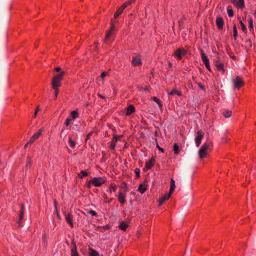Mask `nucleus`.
<instances>
[{
	"label": "nucleus",
	"mask_w": 256,
	"mask_h": 256,
	"mask_svg": "<svg viewBox=\"0 0 256 256\" xmlns=\"http://www.w3.org/2000/svg\"><path fill=\"white\" fill-rule=\"evenodd\" d=\"M32 160L30 156L27 157L26 159V168H30L32 164Z\"/></svg>",
	"instance_id": "obj_38"
},
{
	"label": "nucleus",
	"mask_w": 256,
	"mask_h": 256,
	"mask_svg": "<svg viewBox=\"0 0 256 256\" xmlns=\"http://www.w3.org/2000/svg\"><path fill=\"white\" fill-rule=\"evenodd\" d=\"M148 90V88H144L145 90Z\"/></svg>",
	"instance_id": "obj_59"
},
{
	"label": "nucleus",
	"mask_w": 256,
	"mask_h": 256,
	"mask_svg": "<svg viewBox=\"0 0 256 256\" xmlns=\"http://www.w3.org/2000/svg\"><path fill=\"white\" fill-rule=\"evenodd\" d=\"M90 134H88L87 136H87V138H90Z\"/></svg>",
	"instance_id": "obj_58"
},
{
	"label": "nucleus",
	"mask_w": 256,
	"mask_h": 256,
	"mask_svg": "<svg viewBox=\"0 0 256 256\" xmlns=\"http://www.w3.org/2000/svg\"><path fill=\"white\" fill-rule=\"evenodd\" d=\"M98 96L99 98H103V99L105 98V96H102V94H98Z\"/></svg>",
	"instance_id": "obj_54"
},
{
	"label": "nucleus",
	"mask_w": 256,
	"mask_h": 256,
	"mask_svg": "<svg viewBox=\"0 0 256 256\" xmlns=\"http://www.w3.org/2000/svg\"><path fill=\"white\" fill-rule=\"evenodd\" d=\"M114 26L113 24V23L112 22V26H111V27H110V29L106 33V37H105V38H104V42H108L110 41V36L112 35V31L114 30Z\"/></svg>",
	"instance_id": "obj_15"
},
{
	"label": "nucleus",
	"mask_w": 256,
	"mask_h": 256,
	"mask_svg": "<svg viewBox=\"0 0 256 256\" xmlns=\"http://www.w3.org/2000/svg\"><path fill=\"white\" fill-rule=\"evenodd\" d=\"M72 118H68L65 122H64V125L66 126H70V122L72 121Z\"/></svg>",
	"instance_id": "obj_43"
},
{
	"label": "nucleus",
	"mask_w": 256,
	"mask_h": 256,
	"mask_svg": "<svg viewBox=\"0 0 256 256\" xmlns=\"http://www.w3.org/2000/svg\"><path fill=\"white\" fill-rule=\"evenodd\" d=\"M206 68V69H208V70L210 72L211 71V69H210V64H208V66H207V65H206L205 66Z\"/></svg>",
	"instance_id": "obj_52"
},
{
	"label": "nucleus",
	"mask_w": 256,
	"mask_h": 256,
	"mask_svg": "<svg viewBox=\"0 0 256 256\" xmlns=\"http://www.w3.org/2000/svg\"><path fill=\"white\" fill-rule=\"evenodd\" d=\"M172 194H170V192L168 194L162 196L158 200L159 205L161 206L166 200H168L171 196Z\"/></svg>",
	"instance_id": "obj_16"
},
{
	"label": "nucleus",
	"mask_w": 256,
	"mask_h": 256,
	"mask_svg": "<svg viewBox=\"0 0 256 256\" xmlns=\"http://www.w3.org/2000/svg\"><path fill=\"white\" fill-rule=\"evenodd\" d=\"M20 214H19V218L18 220V224L19 226H20L22 224V220H23L24 218V204H20Z\"/></svg>",
	"instance_id": "obj_11"
},
{
	"label": "nucleus",
	"mask_w": 256,
	"mask_h": 256,
	"mask_svg": "<svg viewBox=\"0 0 256 256\" xmlns=\"http://www.w3.org/2000/svg\"><path fill=\"white\" fill-rule=\"evenodd\" d=\"M123 7L124 6H121L118 9L117 11L114 14V18H116L120 14L122 13L124 10V8Z\"/></svg>",
	"instance_id": "obj_23"
},
{
	"label": "nucleus",
	"mask_w": 256,
	"mask_h": 256,
	"mask_svg": "<svg viewBox=\"0 0 256 256\" xmlns=\"http://www.w3.org/2000/svg\"><path fill=\"white\" fill-rule=\"evenodd\" d=\"M216 24L218 29H222L224 25V22L222 18L218 16L216 19Z\"/></svg>",
	"instance_id": "obj_14"
},
{
	"label": "nucleus",
	"mask_w": 256,
	"mask_h": 256,
	"mask_svg": "<svg viewBox=\"0 0 256 256\" xmlns=\"http://www.w3.org/2000/svg\"><path fill=\"white\" fill-rule=\"evenodd\" d=\"M89 255L90 256H99V254L96 250L92 248H89Z\"/></svg>",
	"instance_id": "obj_25"
},
{
	"label": "nucleus",
	"mask_w": 256,
	"mask_h": 256,
	"mask_svg": "<svg viewBox=\"0 0 256 256\" xmlns=\"http://www.w3.org/2000/svg\"><path fill=\"white\" fill-rule=\"evenodd\" d=\"M232 112L231 110H225L223 112L222 114L226 118H230L232 115Z\"/></svg>",
	"instance_id": "obj_28"
},
{
	"label": "nucleus",
	"mask_w": 256,
	"mask_h": 256,
	"mask_svg": "<svg viewBox=\"0 0 256 256\" xmlns=\"http://www.w3.org/2000/svg\"><path fill=\"white\" fill-rule=\"evenodd\" d=\"M188 48V46H186ZM188 52V48H180L176 49L174 52L173 56L178 60H182L183 56H186Z\"/></svg>",
	"instance_id": "obj_3"
},
{
	"label": "nucleus",
	"mask_w": 256,
	"mask_h": 256,
	"mask_svg": "<svg viewBox=\"0 0 256 256\" xmlns=\"http://www.w3.org/2000/svg\"><path fill=\"white\" fill-rule=\"evenodd\" d=\"M234 88L236 89L239 90L241 87L243 86L244 82L242 78L239 76H236L233 80Z\"/></svg>",
	"instance_id": "obj_6"
},
{
	"label": "nucleus",
	"mask_w": 256,
	"mask_h": 256,
	"mask_svg": "<svg viewBox=\"0 0 256 256\" xmlns=\"http://www.w3.org/2000/svg\"><path fill=\"white\" fill-rule=\"evenodd\" d=\"M204 136V132L202 130H199L198 131L195 138V142L196 147H198L200 146Z\"/></svg>",
	"instance_id": "obj_7"
},
{
	"label": "nucleus",
	"mask_w": 256,
	"mask_h": 256,
	"mask_svg": "<svg viewBox=\"0 0 256 256\" xmlns=\"http://www.w3.org/2000/svg\"><path fill=\"white\" fill-rule=\"evenodd\" d=\"M88 214H90L94 216H98V213L94 210H89L88 212Z\"/></svg>",
	"instance_id": "obj_45"
},
{
	"label": "nucleus",
	"mask_w": 256,
	"mask_h": 256,
	"mask_svg": "<svg viewBox=\"0 0 256 256\" xmlns=\"http://www.w3.org/2000/svg\"><path fill=\"white\" fill-rule=\"evenodd\" d=\"M240 24L241 26V28L242 30V31H244V32H246L247 28H246L245 24L243 23V22L242 20L240 21Z\"/></svg>",
	"instance_id": "obj_41"
},
{
	"label": "nucleus",
	"mask_w": 256,
	"mask_h": 256,
	"mask_svg": "<svg viewBox=\"0 0 256 256\" xmlns=\"http://www.w3.org/2000/svg\"><path fill=\"white\" fill-rule=\"evenodd\" d=\"M29 144H30L28 142L26 143V145L24 146V148H26L28 147Z\"/></svg>",
	"instance_id": "obj_57"
},
{
	"label": "nucleus",
	"mask_w": 256,
	"mask_h": 256,
	"mask_svg": "<svg viewBox=\"0 0 256 256\" xmlns=\"http://www.w3.org/2000/svg\"><path fill=\"white\" fill-rule=\"evenodd\" d=\"M198 87L202 90H205V88H204V85H202V84H201L200 83H198Z\"/></svg>",
	"instance_id": "obj_50"
},
{
	"label": "nucleus",
	"mask_w": 256,
	"mask_h": 256,
	"mask_svg": "<svg viewBox=\"0 0 256 256\" xmlns=\"http://www.w3.org/2000/svg\"><path fill=\"white\" fill-rule=\"evenodd\" d=\"M60 70H61V68H60V67H56V68H55V70H56V72H60Z\"/></svg>",
	"instance_id": "obj_53"
},
{
	"label": "nucleus",
	"mask_w": 256,
	"mask_h": 256,
	"mask_svg": "<svg viewBox=\"0 0 256 256\" xmlns=\"http://www.w3.org/2000/svg\"><path fill=\"white\" fill-rule=\"evenodd\" d=\"M37 113H38L37 112H34V118H36V116Z\"/></svg>",
	"instance_id": "obj_56"
},
{
	"label": "nucleus",
	"mask_w": 256,
	"mask_h": 256,
	"mask_svg": "<svg viewBox=\"0 0 256 256\" xmlns=\"http://www.w3.org/2000/svg\"><path fill=\"white\" fill-rule=\"evenodd\" d=\"M54 206L56 208V202H54Z\"/></svg>",
	"instance_id": "obj_60"
},
{
	"label": "nucleus",
	"mask_w": 256,
	"mask_h": 256,
	"mask_svg": "<svg viewBox=\"0 0 256 256\" xmlns=\"http://www.w3.org/2000/svg\"><path fill=\"white\" fill-rule=\"evenodd\" d=\"M208 152L200 148L198 150V155L200 158H204L206 156Z\"/></svg>",
	"instance_id": "obj_21"
},
{
	"label": "nucleus",
	"mask_w": 256,
	"mask_h": 256,
	"mask_svg": "<svg viewBox=\"0 0 256 256\" xmlns=\"http://www.w3.org/2000/svg\"><path fill=\"white\" fill-rule=\"evenodd\" d=\"M104 202L105 203H106V204H110L112 200H113V198H111L109 200H107L108 199V196L106 195V194H104Z\"/></svg>",
	"instance_id": "obj_42"
},
{
	"label": "nucleus",
	"mask_w": 256,
	"mask_h": 256,
	"mask_svg": "<svg viewBox=\"0 0 256 256\" xmlns=\"http://www.w3.org/2000/svg\"><path fill=\"white\" fill-rule=\"evenodd\" d=\"M167 94L168 96H174V95H177L179 96H182V93L180 91L178 90L176 88H173L172 91L168 92L167 90Z\"/></svg>",
	"instance_id": "obj_19"
},
{
	"label": "nucleus",
	"mask_w": 256,
	"mask_h": 256,
	"mask_svg": "<svg viewBox=\"0 0 256 256\" xmlns=\"http://www.w3.org/2000/svg\"><path fill=\"white\" fill-rule=\"evenodd\" d=\"M173 150L175 154H178L180 152L179 147L176 143H174V144Z\"/></svg>",
	"instance_id": "obj_32"
},
{
	"label": "nucleus",
	"mask_w": 256,
	"mask_h": 256,
	"mask_svg": "<svg viewBox=\"0 0 256 256\" xmlns=\"http://www.w3.org/2000/svg\"><path fill=\"white\" fill-rule=\"evenodd\" d=\"M106 182V179L104 177H94L88 182L86 187L88 188H90L92 186L98 187L104 184Z\"/></svg>",
	"instance_id": "obj_1"
},
{
	"label": "nucleus",
	"mask_w": 256,
	"mask_h": 256,
	"mask_svg": "<svg viewBox=\"0 0 256 256\" xmlns=\"http://www.w3.org/2000/svg\"><path fill=\"white\" fill-rule=\"evenodd\" d=\"M176 186H175V181L174 179L171 178L170 182V193L172 194Z\"/></svg>",
	"instance_id": "obj_22"
},
{
	"label": "nucleus",
	"mask_w": 256,
	"mask_h": 256,
	"mask_svg": "<svg viewBox=\"0 0 256 256\" xmlns=\"http://www.w3.org/2000/svg\"><path fill=\"white\" fill-rule=\"evenodd\" d=\"M72 246L70 250V256H79L75 242H72Z\"/></svg>",
	"instance_id": "obj_18"
},
{
	"label": "nucleus",
	"mask_w": 256,
	"mask_h": 256,
	"mask_svg": "<svg viewBox=\"0 0 256 256\" xmlns=\"http://www.w3.org/2000/svg\"><path fill=\"white\" fill-rule=\"evenodd\" d=\"M212 142L210 140H208L206 141L201 146L202 148H204V150L208 151V152L212 149Z\"/></svg>",
	"instance_id": "obj_10"
},
{
	"label": "nucleus",
	"mask_w": 256,
	"mask_h": 256,
	"mask_svg": "<svg viewBox=\"0 0 256 256\" xmlns=\"http://www.w3.org/2000/svg\"><path fill=\"white\" fill-rule=\"evenodd\" d=\"M66 222L70 225L71 228L74 227L73 216L70 213H64Z\"/></svg>",
	"instance_id": "obj_12"
},
{
	"label": "nucleus",
	"mask_w": 256,
	"mask_h": 256,
	"mask_svg": "<svg viewBox=\"0 0 256 256\" xmlns=\"http://www.w3.org/2000/svg\"><path fill=\"white\" fill-rule=\"evenodd\" d=\"M200 54L202 62L204 63L205 66L207 65V66H208V64H210L209 60L202 50H200Z\"/></svg>",
	"instance_id": "obj_17"
},
{
	"label": "nucleus",
	"mask_w": 256,
	"mask_h": 256,
	"mask_svg": "<svg viewBox=\"0 0 256 256\" xmlns=\"http://www.w3.org/2000/svg\"><path fill=\"white\" fill-rule=\"evenodd\" d=\"M233 32H234V40L237 38L238 36V32L237 30V28L236 24H234L233 26Z\"/></svg>",
	"instance_id": "obj_30"
},
{
	"label": "nucleus",
	"mask_w": 256,
	"mask_h": 256,
	"mask_svg": "<svg viewBox=\"0 0 256 256\" xmlns=\"http://www.w3.org/2000/svg\"><path fill=\"white\" fill-rule=\"evenodd\" d=\"M36 140L34 138H33V136H32L29 140V142H28L30 144H32Z\"/></svg>",
	"instance_id": "obj_49"
},
{
	"label": "nucleus",
	"mask_w": 256,
	"mask_h": 256,
	"mask_svg": "<svg viewBox=\"0 0 256 256\" xmlns=\"http://www.w3.org/2000/svg\"><path fill=\"white\" fill-rule=\"evenodd\" d=\"M42 130L40 129L36 133H35L32 136L33 138L37 140L40 136L42 134Z\"/></svg>",
	"instance_id": "obj_36"
},
{
	"label": "nucleus",
	"mask_w": 256,
	"mask_h": 256,
	"mask_svg": "<svg viewBox=\"0 0 256 256\" xmlns=\"http://www.w3.org/2000/svg\"><path fill=\"white\" fill-rule=\"evenodd\" d=\"M157 134H158L157 132H156V133H155V136H156L157 135Z\"/></svg>",
	"instance_id": "obj_61"
},
{
	"label": "nucleus",
	"mask_w": 256,
	"mask_h": 256,
	"mask_svg": "<svg viewBox=\"0 0 256 256\" xmlns=\"http://www.w3.org/2000/svg\"><path fill=\"white\" fill-rule=\"evenodd\" d=\"M66 134L67 132H66V130L64 129H62L61 130L60 136L61 138H63L64 139L66 138Z\"/></svg>",
	"instance_id": "obj_40"
},
{
	"label": "nucleus",
	"mask_w": 256,
	"mask_h": 256,
	"mask_svg": "<svg viewBox=\"0 0 256 256\" xmlns=\"http://www.w3.org/2000/svg\"><path fill=\"white\" fill-rule=\"evenodd\" d=\"M128 226V224L124 222H122L120 224V228L122 230H126Z\"/></svg>",
	"instance_id": "obj_26"
},
{
	"label": "nucleus",
	"mask_w": 256,
	"mask_h": 256,
	"mask_svg": "<svg viewBox=\"0 0 256 256\" xmlns=\"http://www.w3.org/2000/svg\"><path fill=\"white\" fill-rule=\"evenodd\" d=\"M131 64L133 66H141L142 64L141 56L140 54H136L133 56L132 58Z\"/></svg>",
	"instance_id": "obj_5"
},
{
	"label": "nucleus",
	"mask_w": 256,
	"mask_h": 256,
	"mask_svg": "<svg viewBox=\"0 0 256 256\" xmlns=\"http://www.w3.org/2000/svg\"><path fill=\"white\" fill-rule=\"evenodd\" d=\"M88 176V172L85 170H81L80 172L78 174V176L80 178H82L84 177Z\"/></svg>",
	"instance_id": "obj_31"
},
{
	"label": "nucleus",
	"mask_w": 256,
	"mask_h": 256,
	"mask_svg": "<svg viewBox=\"0 0 256 256\" xmlns=\"http://www.w3.org/2000/svg\"><path fill=\"white\" fill-rule=\"evenodd\" d=\"M68 144L72 148H74L76 146V142L72 140L71 137H70L68 138Z\"/></svg>",
	"instance_id": "obj_34"
},
{
	"label": "nucleus",
	"mask_w": 256,
	"mask_h": 256,
	"mask_svg": "<svg viewBox=\"0 0 256 256\" xmlns=\"http://www.w3.org/2000/svg\"><path fill=\"white\" fill-rule=\"evenodd\" d=\"M138 190L141 194H143L146 190V188L144 185L140 184L138 188Z\"/></svg>",
	"instance_id": "obj_35"
},
{
	"label": "nucleus",
	"mask_w": 256,
	"mask_h": 256,
	"mask_svg": "<svg viewBox=\"0 0 256 256\" xmlns=\"http://www.w3.org/2000/svg\"><path fill=\"white\" fill-rule=\"evenodd\" d=\"M125 189L124 190H120L118 195L117 196L118 202L121 204H124L126 200V194L127 192V186L124 184Z\"/></svg>",
	"instance_id": "obj_4"
},
{
	"label": "nucleus",
	"mask_w": 256,
	"mask_h": 256,
	"mask_svg": "<svg viewBox=\"0 0 256 256\" xmlns=\"http://www.w3.org/2000/svg\"><path fill=\"white\" fill-rule=\"evenodd\" d=\"M230 2L238 8L242 9L244 6V0H230Z\"/></svg>",
	"instance_id": "obj_9"
},
{
	"label": "nucleus",
	"mask_w": 256,
	"mask_h": 256,
	"mask_svg": "<svg viewBox=\"0 0 256 256\" xmlns=\"http://www.w3.org/2000/svg\"><path fill=\"white\" fill-rule=\"evenodd\" d=\"M116 186L115 184H110V186L108 191L111 193L112 192H116Z\"/></svg>",
	"instance_id": "obj_33"
},
{
	"label": "nucleus",
	"mask_w": 256,
	"mask_h": 256,
	"mask_svg": "<svg viewBox=\"0 0 256 256\" xmlns=\"http://www.w3.org/2000/svg\"><path fill=\"white\" fill-rule=\"evenodd\" d=\"M156 148L162 152H164V149L162 148L158 144H156Z\"/></svg>",
	"instance_id": "obj_51"
},
{
	"label": "nucleus",
	"mask_w": 256,
	"mask_h": 256,
	"mask_svg": "<svg viewBox=\"0 0 256 256\" xmlns=\"http://www.w3.org/2000/svg\"><path fill=\"white\" fill-rule=\"evenodd\" d=\"M135 112V108L134 105L130 104L126 109V116H130Z\"/></svg>",
	"instance_id": "obj_20"
},
{
	"label": "nucleus",
	"mask_w": 256,
	"mask_h": 256,
	"mask_svg": "<svg viewBox=\"0 0 256 256\" xmlns=\"http://www.w3.org/2000/svg\"><path fill=\"white\" fill-rule=\"evenodd\" d=\"M155 162V160L153 158H152L150 160L146 162L145 167L144 168V170L146 171L148 170H150L154 164Z\"/></svg>",
	"instance_id": "obj_13"
},
{
	"label": "nucleus",
	"mask_w": 256,
	"mask_h": 256,
	"mask_svg": "<svg viewBox=\"0 0 256 256\" xmlns=\"http://www.w3.org/2000/svg\"><path fill=\"white\" fill-rule=\"evenodd\" d=\"M216 68L218 70H222L224 74V66L222 63H218L216 64Z\"/></svg>",
	"instance_id": "obj_27"
},
{
	"label": "nucleus",
	"mask_w": 256,
	"mask_h": 256,
	"mask_svg": "<svg viewBox=\"0 0 256 256\" xmlns=\"http://www.w3.org/2000/svg\"><path fill=\"white\" fill-rule=\"evenodd\" d=\"M108 74V73L106 72H104L101 74L100 78L103 79Z\"/></svg>",
	"instance_id": "obj_47"
},
{
	"label": "nucleus",
	"mask_w": 256,
	"mask_h": 256,
	"mask_svg": "<svg viewBox=\"0 0 256 256\" xmlns=\"http://www.w3.org/2000/svg\"><path fill=\"white\" fill-rule=\"evenodd\" d=\"M134 172L136 174V178H139L140 176V170L138 168H136L134 170Z\"/></svg>",
	"instance_id": "obj_46"
},
{
	"label": "nucleus",
	"mask_w": 256,
	"mask_h": 256,
	"mask_svg": "<svg viewBox=\"0 0 256 256\" xmlns=\"http://www.w3.org/2000/svg\"><path fill=\"white\" fill-rule=\"evenodd\" d=\"M248 28L250 30H253V21H252V18H250L248 20Z\"/></svg>",
	"instance_id": "obj_44"
},
{
	"label": "nucleus",
	"mask_w": 256,
	"mask_h": 256,
	"mask_svg": "<svg viewBox=\"0 0 256 256\" xmlns=\"http://www.w3.org/2000/svg\"><path fill=\"white\" fill-rule=\"evenodd\" d=\"M227 12L229 17H232L234 16V12L232 8L230 6H228L227 8Z\"/></svg>",
	"instance_id": "obj_39"
},
{
	"label": "nucleus",
	"mask_w": 256,
	"mask_h": 256,
	"mask_svg": "<svg viewBox=\"0 0 256 256\" xmlns=\"http://www.w3.org/2000/svg\"><path fill=\"white\" fill-rule=\"evenodd\" d=\"M135 1H136V0H129L127 1V2H126L122 6H124L123 8L125 9L128 6L131 5L132 3H134L135 2Z\"/></svg>",
	"instance_id": "obj_29"
},
{
	"label": "nucleus",
	"mask_w": 256,
	"mask_h": 256,
	"mask_svg": "<svg viewBox=\"0 0 256 256\" xmlns=\"http://www.w3.org/2000/svg\"><path fill=\"white\" fill-rule=\"evenodd\" d=\"M122 135H120V136L114 135L113 136L112 142H110V146H109L110 148V150H114L116 142H118V140H120L122 138Z\"/></svg>",
	"instance_id": "obj_8"
},
{
	"label": "nucleus",
	"mask_w": 256,
	"mask_h": 256,
	"mask_svg": "<svg viewBox=\"0 0 256 256\" xmlns=\"http://www.w3.org/2000/svg\"><path fill=\"white\" fill-rule=\"evenodd\" d=\"M54 96L55 98H57L58 93V88H56V89H54Z\"/></svg>",
	"instance_id": "obj_48"
},
{
	"label": "nucleus",
	"mask_w": 256,
	"mask_h": 256,
	"mask_svg": "<svg viewBox=\"0 0 256 256\" xmlns=\"http://www.w3.org/2000/svg\"><path fill=\"white\" fill-rule=\"evenodd\" d=\"M70 116L72 120H74L78 116V113L77 110H73L70 112Z\"/></svg>",
	"instance_id": "obj_24"
},
{
	"label": "nucleus",
	"mask_w": 256,
	"mask_h": 256,
	"mask_svg": "<svg viewBox=\"0 0 256 256\" xmlns=\"http://www.w3.org/2000/svg\"><path fill=\"white\" fill-rule=\"evenodd\" d=\"M152 99L154 102H155L156 104H158V106L160 108L162 107V102L160 99H158V98H156V96L152 97Z\"/></svg>",
	"instance_id": "obj_37"
},
{
	"label": "nucleus",
	"mask_w": 256,
	"mask_h": 256,
	"mask_svg": "<svg viewBox=\"0 0 256 256\" xmlns=\"http://www.w3.org/2000/svg\"><path fill=\"white\" fill-rule=\"evenodd\" d=\"M39 110H40V108H39V106H38V107L36 108V111H35V112H38Z\"/></svg>",
	"instance_id": "obj_55"
},
{
	"label": "nucleus",
	"mask_w": 256,
	"mask_h": 256,
	"mask_svg": "<svg viewBox=\"0 0 256 256\" xmlns=\"http://www.w3.org/2000/svg\"><path fill=\"white\" fill-rule=\"evenodd\" d=\"M64 72H62L54 76L52 82V86L53 89H56V88H58L60 86L61 81L64 78Z\"/></svg>",
	"instance_id": "obj_2"
}]
</instances>
